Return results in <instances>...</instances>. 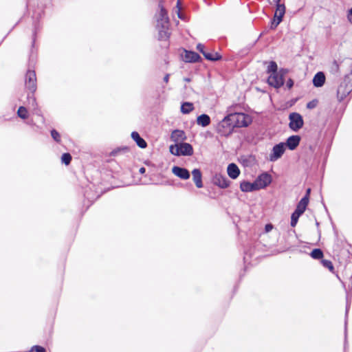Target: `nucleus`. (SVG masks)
I'll use <instances>...</instances> for the list:
<instances>
[{"label":"nucleus","mask_w":352,"mask_h":352,"mask_svg":"<svg viewBox=\"0 0 352 352\" xmlns=\"http://www.w3.org/2000/svg\"><path fill=\"white\" fill-rule=\"evenodd\" d=\"M159 12L155 14L157 22L156 28L158 31L159 38L161 40H166L170 36L168 31L169 19L166 10L162 4L159 5Z\"/></svg>","instance_id":"nucleus-1"},{"label":"nucleus","mask_w":352,"mask_h":352,"mask_svg":"<svg viewBox=\"0 0 352 352\" xmlns=\"http://www.w3.org/2000/svg\"><path fill=\"white\" fill-rule=\"evenodd\" d=\"M234 129V125L228 114L217 124L216 131L221 136L228 137L233 133Z\"/></svg>","instance_id":"nucleus-2"},{"label":"nucleus","mask_w":352,"mask_h":352,"mask_svg":"<svg viewBox=\"0 0 352 352\" xmlns=\"http://www.w3.org/2000/svg\"><path fill=\"white\" fill-rule=\"evenodd\" d=\"M235 127H246L252 122L250 116L243 113H230L228 114Z\"/></svg>","instance_id":"nucleus-3"},{"label":"nucleus","mask_w":352,"mask_h":352,"mask_svg":"<svg viewBox=\"0 0 352 352\" xmlns=\"http://www.w3.org/2000/svg\"><path fill=\"white\" fill-rule=\"evenodd\" d=\"M286 74V71L284 69H280L277 73H274L270 74L267 78V82L270 86L274 87V88H279L282 87L284 84V76Z\"/></svg>","instance_id":"nucleus-4"},{"label":"nucleus","mask_w":352,"mask_h":352,"mask_svg":"<svg viewBox=\"0 0 352 352\" xmlns=\"http://www.w3.org/2000/svg\"><path fill=\"white\" fill-rule=\"evenodd\" d=\"M289 128L294 131H297L303 126L304 122L302 117L298 113H292L289 116Z\"/></svg>","instance_id":"nucleus-5"},{"label":"nucleus","mask_w":352,"mask_h":352,"mask_svg":"<svg viewBox=\"0 0 352 352\" xmlns=\"http://www.w3.org/2000/svg\"><path fill=\"white\" fill-rule=\"evenodd\" d=\"M352 85L350 82L344 79L339 85L337 91L338 98L339 100H342L351 92Z\"/></svg>","instance_id":"nucleus-6"},{"label":"nucleus","mask_w":352,"mask_h":352,"mask_svg":"<svg viewBox=\"0 0 352 352\" xmlns=\"http://www.w3.org/2000/svg\"><path fill=\"white\" fill-rule=\"evenodd\" d=\"M285 151V144L284 143H279L275 145L270 155L269 160L271 162H275L278 160L283 155Z\"/></svg>","instance_id":"nucleus-7"},{"label":"nucleus","mask_w":352,"mask_h":352,"mask_svg":"<svg viewBox=\"0 0 352 352\" xmlns=\"http://www.w3.org/2000/svg\"><path fill=\"white\" fill-rule=\"evenodd\" d=\"M258 190L267 186L272 182V177L267 173L260 175L254 181Z\"/></svg>","instance_id":"nucleus-8"},{"label":"nucleus","mask_w":352,"mask_h":352,"mask_svg":"<svg viewBox=\"0 0 352 352\" xmlns=\"http://www.w3.org/2000/svg\"><path fill=\"white\" fill-rule=\"evenodd\" d=\"M25 85L31 91L34 92L36 88V78L34 71L29 70L26 74Z\"/></svg>","instance_id":"nucleus-9"},{"label":"nucleus","mask_w":352,"mask_h":352,"mask_svg":"<svg viewBox=\"0 0 352 352\" xmlns=\"http://www.w3.org/2000/svg\"><path fill=\"white\" fill-rule=\"evenodd\" d=\"M212 182L214 185L219 186L221 188H226L230 185V182L227 178L220 174H216L212 178Z\"/></svg>","instance_id":"nucleus-10"},{"label":"nucleus","mask_w":352,"mask_h":352,"mask_svg":"<svg viewBox=\"0 0 352 352\" xmlns=\"http://www.w3.org/2000/svg\"><path fill=\"white\" fill-rule=\"evenodd\" d=\"M172 173L182 179H188L190 177L189 171L184 168L173 166L172 168Z\"/></svg>","instance_id":"nucleus-11"},{"label":"nucleus","mask_w":352,"mask_h":352,"mask_svg":"<svg viewBox=\"0 0 352 352\" xmlns=\"http://www.w3.org/2000/svg\"><path fill=\"white\" fill-rule=\"evenodd\" d=\"M170 139L175 142L181 143L186 139V136L184 131L176 129L172 132Z\"/></svg>","instance_id":"nucleus-12"},{"label":"nucleus","mask_w":352,"mask_h":352,"mask_svg":"<svg viewBox=\"0 0 352 352\" xmlns=\"http://www.w3.org/2000/svg\"><path fill=\"white\" fill-rule=\"evenodd\" d=\"M227 173L230 178L235 179L239 177L240 170L235 164L232 163L228 165L227 168Z\"/></svg>","instance_id":"nucleus-13"},{"label":"nucleus","mask_w":352,"mask_h":352,"mask_svg":"<svg viewBox=\"0 0 352 352\" xmlns=\"http://www.w3.org/2000/svg\"><path fill=\"white\" fill-rule=\"evenodd\" d=\"M183 60L185 62L192 63L197 62L200 58L199 55L194 52L185 51L182 55Z\"/></svg>","instance_id":"nucleus-14"},{"label":"nucleus","mask_w":352,"mask_h":352,"mask_svg":"<svg viewBox=\"0 0 352 352\" xmlns=\"http://www.w3.org/2000/svg\"><path fill=\"white\" fill-rule=\"evenodd\" d=\"M180 155H191L193 153V148L188 143H179Z\"/></svg>","instance_id":"nucleus-15"},{"label":"nucleus","mask_w":352,"mask_h":352,"mask_svg":"<svg viewBox=\"0 0 352 352\" xmlns=\"http://www.w3.org/2000/svg\"><path fill=\"white\" fill-rule=\"evenodd\" d=\"M309 204V199L307 196H305L301 199L299 203L297 205L296 209L294 212H297V214L301 215L304 213L306 210V208Z\"/></svg>","instance_id":"nucleus-16"},{"label":"nucleus","mask_w":352,"mask_h":352,"mask_svg":"<svg viewBox=\"0 0 352 352\" xmlns=\"http://www.w3.org/2000/svg\"><path fill=\"white\" fill-rule=\"evenodd\" d=\"M300 138L298 135H292L287 140L285 144L290 150L295 149L299 144Z\"/></svg>","instance_id":"nucleus-17"},{"label":"nucleus","mask_w":352,"mask_h":352,"mask_svg":"<svg viewBox=\"0 0 352 352\" xmlns=\"http://www.w3.org/2000/svg\"><path fill=\"white\" fill-rule=\"evenodd\" d=\"M240 189L241 191L245 192L258 190L257 187L255 185V182L251 183L249 182L243 181L240 184Z\"/></svg>","instance_id":"nucleus-18"},{"label":"nucleus","mask_w":352,"mask_h":352,"mask_svg":"<svg viewBox=\"0 0 352 352\" xmlns=\"http://www.w3.org/2000/svg\"><path fill=\"white\" fill-rule=\"evenodd\" d=\"M192 179L199 188L203 187L202 175L199 169L195 168L192 171Z\"/></svg>","instance_id":"nucleus-19"},{"label":"nucleus","mask_w":352,"mask_h":352,"mask_svg":"<svg viewBox=\"0 0 352 352\" xmlns=\"http://www.w3.org/2000/svg\"><path fill=\"white\" fill-rule=\"evenodd\" d=\"M325 82V76L324 74L320 72H318L313 78L314 85L316 87H322Z\"/></svg>","instance_id":"nucleus-20"},{"label":"nucleus","mask_w":352,"mask_h":352,"mask_svg":"<svg viewBox=\"0 0 352 352\" xmlns=\"http://www.w3.org/2000/svg\"><path fill=\"white\" fill-rule=\"evenodd\" d=\"M131 138L132 139L136 142L138 146L142 148H144L146 147V142L144 139H142L139 133L136 131H133L131 133Z\"/></svg>","instance_id":"nucleus-21"},{"label":"nucleus","mask_w":352,"mask_h":352,"mask_svg":"<svg viewBox=\"0 0 352 352\" xmlns=\"http://www.w3.org/2000/svg\"><path fill=\"white\" fill-rule=\"evenodd\" d=\"M276 9L274 13V18L278 21H282L283 17L285 13V6L284 4L276 5Z\"/></svg>","instance_id":"nucleus-22"},{"label":"nucleus","mask_w":352,"mask_h":352,"mask_svg":"<svg viewBox=\"0 0 352 352\" xmlns=\"http://www.w3.org/2000/svg\"><path fill=\"white\" fill-rule=\"evenodd\" d=\"M210 123V118L207 114H201L197 118V124L203 127L208 126Z\"/></svg>","instance_id":"nucleus-23"},{"label":"nucleus","mask_w":352,"mask_h":352,"mask_svg":"<svg viewBox=\"0 0 352 352\" xmlns=\"http://www.w3.org/2000/svg\"><path fill=\"white\" fill-rule=\"evenodd\" d=\"M194 109V105L192 102H185L181 105V112L184 114H188Z\"/></svg>","instance_id":"nucleus-24"},{"label":"nucleus","mask_w":352,"mask_h":352,"mask_svg":"<svg viewBox=\"0 0 352 352\" xmlns=\"http://www.w3.org/2000/svg\"><path fill=\"white\" fill-rule=\"evenodd\" d=\"M204 56H205V58L206 59L210 60H217L221 58V56L218 53H216V52H212V53L206 52V53H204Z\"/></svg>","instance_id":"nucleus-25"},{"label":"nucleus","mask_w":352,"mask_h":352,"mask_svg":"<svg viewBox=\"0 0 352 352\" xmlns=\"http://www.w3.org/2000/svg\"><path fill=\"white\" fill-rule=\"evenodd\" d=\"M278 66L277 64L274 61H271L267 67V72L268 74H274L278 72L277 71Z\"/></svg>","instance_id":"nucleus-26"},{"label":"nucleus","mask_w":352,"mask_h":352,"mask_svg":"<svg viewBox=\"0 0 352 352\" xmlns=\"http://www.w3.org/2000/svg\"><path fill=\"white\" fill-rule=\"evenodd\" d=\"M310 255L314 259H320L323 256V253L320 249H314Z\"/></svg>","instance_id":"nucleus-27"},{"label":"nucleus","mask_w":352,"mask_h":352,"mask_svg":"<svg viewBox=\"0 0 352 352\" xmlns=\"http://www.w3.org/2000/svg\"><path fill=\"white\" fill-rule=\"evenodd\" d=\"M169 150H170V152L171 154L174 155H176V156H179V143L178 144H175L174 145H170V147H169Z\"/></svg>","instance_id":"nucleus-28"},{"label":"nucleus","mask_w":352,"mask_h":352,"mask_svg":"<svg viewBox=\"0 0 352 352\" xmlns=\"http://www.w3.org/2000/svg\"><path fill=\"white\" fill-rule=\"evenodd\" d=\"M17 114L19 117L22 119H25L28 118V111L25 107H20L18 109Z\"/></svg>","instance_id":"nucleus-29"},{"label":"nucleus","mask_w":352,"mask_h":352,"mask_svg":"<svg viewBox=\"0 0 352 352\" xmlns=\"http://www.w3.org/2000/svg\"><path fill=\"white\" fill-rule=\"evenodd\" d=\"M300 217V214H297V212H293L291 217V226L295 227L297 224L298 220Z\"/></svg>","instance_id":"nucleus-30"},{"label":"nucleus","mask_w":352,"mask_h":352,"mask_svg":"<svg viewBox=\"0 0 352 352\" xmlns=\"http://www.w3.org/2000/svg\"><path fill=\"white\" fill-rule=\"evenodd\" d=\"M72 160V156L69 153H64L61 157V161L66 165L69 164Z\"/></svg>","instance_id":"nucleus-31"},{"label":"nucleus","mask_w":352,"mask_h":352,"mask_svg":"<svg viewBox=\"0 0 352 352\" xmlns=\"http://www.w3.org/2000/svg\"><path fill=\"white\" fill-rule=\"evenodd\" d=\"M321 262H322V265L324 267L328 268L331 272L333 271L334 268H333V265L331 261H330L329 260L324 259V260H322Z\"/></svg>","instance_id":"nucleus-32"},{"label":"nucleus","mask_w":352,"mask_h":352,"mask_svg":"<svg viewBox=\"0 0 352 352\" xmlns=\"http://www.w3.org/2000/svg\"><path fill=\"white\" fill-rule=\"evenodd\" d=\"M51 135L52 138L57 142H60V133L55 129L51 131Z\"/></svg>","instance_id":"nucleus-33"},{"label":"nucleus","mask_w":352,"mask_h":352,"mask_svg":"<svg viewBox=\"0 0 352 352\" xmlns=\"http://www.w3.org/2000/svg\"><path fill=\"white\" fill-rule=\"evenodd\" d=\"M30 352H45V349L41 346H34L30 349Z\"/></svg>","instance_id":"nucleus-34"},{"label":"nucleus","mask_w":352,"mask_h":352,"mask_svg":"<svg viewBox=\"0 0 352 352\" xmlns=\"http://www.w3.org/2000/svg\"><path fill=\"white\" fill-rule=\"evenodd\" d=\"M280 22L281 21H278L277 19L274 17V20L271 24V28L275 29L280 24Z\"/></svg>","instance_id":"nucleus-35"},{"label":"nucleus","mask_w":352,"mask_h":352,"mask_svg":"<svg viewBox=\"0 0 352 352\" xmlns=\"http://www.w3.org/2000/svg\"><path fill=\"white\" fill-rule=\"evenodd\" d=\"M197 50H199L201 53H202L203 55H204V53L206 52V51H204V45L201 43H199L197 45Z\"/></svg>","instance_id":"nucleus-36"},{"label":"nucleus","mask_w":352,"mask_h":352,"mask_svg":"<svg viewBox=\"0 0 352 352\" xmlns=\"http://www.w3.org/2000/svg\"><path fill=\"white\" fill-rule=\"evenodd\" d=\"M294 85V81L292 79L289 78L287 82H286V87L288 88V89H291Z\"/></svg>","instance_id":"nucleus-37"},{"label":"nucleus","mask_w":352,"mask_h":352,"mask_svg":"<svg viewBox=\"0 0 352 352\" xmlns=\"http://www.w3.org/2000/svg\"><path fill=\"white\" fill-rule=\"evenodd\" d=\"M347 19L351 23H352V8L348 11Z\"/></svg>","instance_id":"nucleus-38"},{"label":"nucleus","mask_w":352,"mask_h":352,"mask_svg":"<svg viewBox=\"0 0 352 352\" xmlns=\"http://www.w3.org/2000/svg\"><path fill=\"white\" fill-rule=\"evenodd\" d=\"M273 229V226L271 223H268L265 227V231L266 233L270 232Z\"/></svg>","instance_id":"nucleus-39"},{"label":"nucleus","mask_w":352,"mask_h":352,"mask_svg":"<svg viewBox=\"0 0 352 352\" xmlns=\"http://www.w3.org/2000/svg\"><path fill=\"white\" fill-rule=\"evenodd\" d=\"M168 80H169V74H166L164 78V81L167 83L168 82Z\"/></svg>","instance_id":"nucleus-40"},{"label":"nucleus","mask_w":352,"mask_h":352,"mask_svg":"<svg viewBox=\"0 0 352 352\" xmlns=\"http://www.w3.org/2000/svg\"><path fill=\"white\" fill-rule=\"evenodd\" d=\"M145 170H145V168L142 167V168H140L139 172H140L141 174H143V173H145Z\"/></svg>","instance_id":"nucleus-41"},{"label":"nucleus","mask_w":352,"mask_h":352,"mask_svg":"<svg viewBox=\"0 0 352 352\" xmlns=\"http://www.w3.org/2000/svg\"><path fill=\"white\" fill-rule=\"evenodd\" d=\"M310 192H311V189H310V188H308V189L307 190V192H306V195H305V196H307V198H308V199H309V196Z\"/></svg>","instance_id":"nucleus-42"},{"label":"nucleus","mask_w":352,"mask_h":352,"mask_svg":"<svg viewBox=\"0 0 352 352\" xmlns=\"http://www.w3.org/2000/svg\"><path fill=\"white\" fill-rule=\"evenodd\" d=\"M280 1H281V0H273L274 3L276 5L281 4V3H280Z\"/></svg>","instance_id":"nucleus-43"},{"label":"nucleus","mask_w":352,"mask_h":352,"mask_svg":"<svg viewBox=\"0 0 352 352\" xmlns=\"http://www.w3.org/2000/svg\"><path fill=\"white\" fill-rule=\"evenodd\" d=\"M313 107H314V106L311 104V102H309V103L307 104V107H308V108H312Z\"/></svg>","instance_id":"nucleus-44"},{"label":"nucleus","mask_w":352,"mask_h":352,"mask_svg":"<svg viewBox=\"0 0 352 352\" xmlns=\"http://www.w3.org/2000/svg\"><path fill=\"white\" fill-rule=\"evenodd\" d=\"M184 80L186 82H190V78H184Z\"/></svg>","instance_id":"nucleus-45"}]
</instances>
